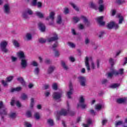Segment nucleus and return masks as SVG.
<instances>
[{"label":"nucleus","mask_w":127,"mask_h":127,"mask_svg":"<svg viewBox=\"0 0 127 127\" xmlns=\"http://www.w3.org/2000/svg\"><path fill=\"white\" fill-rule=\"evenodd\" d=\"M103 18L104 16H103L97 18V20L98 23L100 24V25H102V26L105 25V22L103 21Z\"/></svg>","instance_id":"18"},{"label":"nucleus","mask_w":127,"mask_h":127,"mask_svg":"<svg viewBox=\"0 0 127 127\" xmlns=\"http://www.w3.org/2000/svg\"><path fill=\"white\" fill-rule=\"evenodd\" d=\"M107 123H108V120L106 119H104L102 120V125L103 126H105V125H106V124H107Z\"/></svg>","instance_id":"58"},{"label":"nucleus","mask_w":127,"mask_h":127,"mask_svg":"<svg viewBox=\"0 0 127 127\" xmlns=\"http://www.w3.org/2000/svg\"><path fill=\"white\" fill-rule=\"evenodd\" d=\"M8 117L10 119L14 120V119H16V117H17V114L14 112H10V114H8Z\"/></svg>","instance_id":"17"},{"label":"nucleus","mask_w":127,"mask_h":127,"mask_svg":"<svg viewBox=\"0 0 127 127\" xmlns=\"http://www.w3.org/2000/svg\"><path fill=\"white\" fill-rule=\"evenodd\" d=\"M78 82L80 83V85H81L82 87L86 86V77L80 76L78 77Z\"/></svg>","instance_id":"10"},{"label":"nucleus","mask_w":127,"mask_h":127,"mask_svg":"<svg viewBox=\"0 0 127 127\" xmlns=\"http://www.w3.org/2000/svg\"><path fill=\"white\" fill-rule=\"evenodd\" d=\"M58 46V43H56L53 45L52 48L54 50V49H55V48H56V47H57Z\"/></svg>","instance_id":"62"},{"label":"nucleus","mask_w":127,"mask_h":127,"mask_svg":"<svg viewBox=\"0 0 127 127\" xmlns=\"http://www.w3.org/2000/svg\"><path fill=\"white\" fill-rule=\"evenodd\" d=\"M8 81L7 80L4 81V80H2L1 83L2 85L4 86V87H7V85H8Z\"/></svg>","instance_id":"41"},{"label":"nucleus","mask_w":127,"mask_h":127,"mask_svg":"<svg viewBox=\"0 0 127 127\" xmlns=\"http://www.w3.org/2000/svg\"><path fill=\"white\" fill-rule=\"evenodd\" d=\"M92 124V120L88 119L87 120V124H83L84 127H89V125H91Z\"/></svg>","instance_id":"33"},{"label":"nucleus","mask_w":127,"mask_h":127,"mask_svg":"<svg viewBox=\"0 0 127 127\" xmlns=\"http://www.w3.org/2000/svg\"><path fill=\"white\" fill-rule=\"evenodd\" d=\"M38 26H39V29L41 30V31H42V32H44V31H45V29H46L45 26L41 22L39 23Z\"/></svg>","instance_id":"21"},{"label":"nucleus","mask_w":127,"mask_h":127,"mask_svg":"<svg viewBox=\"0 0 127 127\" xmlns=\"http://www.w3.org/2000/svg\"><path fill=\"white\" fill-rule=\"evenodd\" d=\"M127 99L126 97L118 98L117 100V102L118 104H125V103H127Z\"/></svg>","instance_id":"16"},{"label":"nucleus","mask_w":127,"mask_h":127,"mask_svg":"<svg viewBox=\"0 0 127 127\" xmlns=\"http://www.w3.org/2000/svg\"><path fill=\"white\" fill-rule=\"evenodd\" d=\"M55 56L56 57H59V56H60V52L58 51H56L55 52Z\"/></svg>","instance_id":"50"},{"label":"nucleus","mask_w":127,"mask_h":127,"mask_svg":"<svg viewBox=\"0 0 127 127\" xmlns=\"http://www.w3.org/2000/svg\"><path fill=\"white\" fill-rule=\"evenodd\" d=\"M21 66L23 68H26L27 66V60H26V58L21 60Z\"/></svg>","instance_id":"15"},{"label":"nucleus","mask_w":127,"mask_h":127,"mask_svg":"<svg viewBox=\"0 0 127 127\" xmlns=\"http://www.w3.org/2000/svg\"><path fill=\"white\" fill-rule=\"evenodd\" d=\"M26 116L27 118H31L32 114H31V112L28 111L26 113Z\"/></svg>","instance_id":"45"},{"label":"nucleus","mask_w":127,"mask_h":127,"mask_svg":"<svg viewBox=\"0 0 127 127\" xmlns=\"http://www.w3.org/2000/svg\"><path fill=\"white\" fill-rule=\"evenodd\" d=\"M31 64L33 65V66H38V64L37 63V62H35V61H33L31 63Z\"/></svg>","instance_id":"55"},{"label":"nucleus","mask_w":127,"mask_h":127,"mask_svg":"<svg viewBox=\"0 0 127 127\" xmlns=\"http://www.w3.org/2000/svg\"><path fill=\"white\" fill-rule=\"evenodd\" d=\"M78 26L79 29H84V25L83 24H79Z\"/></svg>","instance_id":"61"},{"label":"nucleus","mask_w":127,"mask_h":127,"mask_svg":"<svg viewBox=\"0 0 127 127\" xmlns=\"http://www.w3.org/2000/svg\"><path fill=\"white\" fill-rule=\"evenodd\" d=\"M57 22L59 24H60L62 23V19L61 18V16L59 15V16H58V19L57 20Z\"/></svg>","instance_id":"39"},{"label":"nucleus","mask_w":127,"mask_h":127,"mask_svg":"<svg viewBox=\"0 0 127 127\" xmlns=\"http://www.w3.org/2000/svg\"><path fill=\"white\" fill-rule=\"evenodd\" d=\"M80 19H82V20H83V22L85 23L86 26H89V25L90 24V22H89V21H88V19H87L86 17L84 16H81L80 18L77 17H73V20L75 22H78V21H79Z\"/></svg>","instance_id":"8"},{"label":"nucleus","mask_w":127,"mask_h":127,"mask_svg":"<svg viewBox=\"0 0 127 127\" xmlns=\"http://www.w3.org/2000/svg\"><path fill=\"white\" fill-rule=\"evenodd\" d=\"M69 91L67 93V96L68 99H71V95L73 94V85L72 83L69 84Z\"/></svg>","instance_id":"13"},{"label":"nucleus","mask_w":127,"mask_h":127,"mask_svg":"<svg viewBox=\"0 0 127 127\" xmlns=\"http://www.w3.org/2000/svg\"><path fill=\"white\" fill-rule=\"evenodd\" d=\"M104 108V105L98 104L95 105V109L96 111H101Z\"/></svg>","instance_id":"24"},{"label":"nucleus","mask_w":127,"mask_h":127,"mask_svg":"<svg viewBox=\"0 0 127 127\" xmlns=\"http://www.w3.org/2000/svg\"><path fill=\"white\" fill-rule=\"evenodd\" d=\"M33 12H32V10H31V9L29 8H28L26 10L25 12H24L23 14V17L26 19L28 17V14H29L30 15H31V14H33Z\"/></svg>","instance_id":"12"},{"label":"nucleus","mask_w":127,"mask_h":127,"mask_svg":"<svg viewBox=\"0 0 127 127\" xmlns=\"http://www.w3.org/2000/svg\"><path fill=\"white\" fill-rule=\"evenodd\" d=\"M7 44H8V42L6 41H2L0 43V48L1 51L4 53H7L8 52V50L6 49Z\"/></svg>","instance_id":"7"},{"label":"nucleus","mask_w":127,"mask_h":127,"mask_svg":"<svg viewBox=\"0 0 127 127\" xmlns=\"http://www.w3.org/2000/svg\"><path fill=\"white\" fill-rule=\"evenodd\" d=\"M32 5H37L38 7H41V6H42L41 2H37V0H32Z\"/></svg>","instance_id":"20"},{"label":"nucleus","mask_w":127,"mask_h":127,"mask_svg":"<svg viewBox=\"0 0 127 127\" xmlns=\"http://www.w3.org/2000/svg\"><path fill=\"white\" fill-rule=\"evenodd\" d=\"M17 56L19 57L22 60V59H25V55H24V53L22 51H20L17 53Z\"/></svg>","instance_id":"19"},{"label":"nucleus","mask_w":127,"mask_h":127,"mask_svg":"<svg viewBox=\"0 0 127 127\" xmlns=\"http://www.w3.org/2000/svg\"><path fill=\"white\" fill-rule=\"evenodd\" d=\"M104 34H105V32H101L98 35L99 38H102V37H103V36H104Z\"/></svg>","instance_id":"56"},{"label":"nucleus","mask_w":127,"mask_h":127,"mask_svg":"<svg viewBox=\"0 0 127 127\" xmlns=\"http://www.w3.org/2000/svg\"><path fill=\"white\" fill-rule=\"evenodd\" d=\"M123 124V121H119L116 123V127H119L120 126H122Z\"/></svg>","instance_id":"53"},{"label":"nucleus","mask_w":127,"mask_h":127,"mask_svg":"<svg viewBox=\"0 0 127 127\" xmlns=\"http://www.w3.org/2000/svg\"><path fill=\"white\" fill-rule=\"evenodd\" d=\"M115 75H120V74L122 75L124 74V69L123 68L120 69L118 71L115 70Z\"/></svg>","instance_id":"27"},{"label":"nucleus","mask_w":127,"mask_h":127,"mask_svg":"<svg viewBox=\"0 0 127 127\" xmlns=\"http://www.w3.org/2000/svg\"><path fill=\"white\" fill-rule=\"evenodd\" d=\"M91 63L90 67V64L89 63ZM85 66L87 68V70L88 72H90V70L92 69L93 70L96 69V68L100 67V61L97 60L95 63L93 61V58L92 57H86L85 60Z\"/></svg>","instance_id":"1"},{"label":"nucleus","mask_w":127,"mask_h":127,"mask_svg":"<svg viewBox=\"0 0 127 127\" xmlns=\"http://www.w3.org/2000/svg\"><path fill=\"white\" fill-rule=\"evenodd\" d=\"M28 98V97L27 96V95H26L25 93H23L21 95V99L23 101L27 100Z\"/></svg>","instance_id":"29"},{"label":"nucleus","mask_w":127,"mask_h":127,"mask_svg":"<svg viewBox=\"0 0 127 127\" xmlns=\"http://www.w3.org/2000/svg\"><path fill=\"white\" fill-rule=\"evenodd\" d=\"M111 72L108 73V78H112L114 75H116V70L114 68L111 69Z\"/></svg>","instance_id":"23"},{"label":"nucleus","mask_w":127,"mask_h":127,"mask_svg":"<svg viewBox=\"0 0 127 127\" xmlns=\"http://www.w3.org/2000/svg\"><path fill=\"white\" fill-rule=\"evenodd\" d=\"M58 85H57V83H54L53 84V89L54 90H57Z\"/></svg>","instance_id":"52"},{"label":"nucleus","mask_w":127,"mask_h":127,"mask_svg":"<svg viewBox=\"0 0 127 127\" xmlns=\"http://www.w3.org/2000/svg\"><path fill=\"white\" fill-rule=\"evenodd\" d=\"M12 79H13V76H10L6 78L7 82H11L12 80Z\"/></svg>","instance_id":"47"},{"label":"nucleus","mask_w":127,"mask_h":127,"mask_svg":"<svg viewBox=\"0 0 127 127\" xmlns=\"http://www.w3.org/2000/svg\"><path fill=\"white\" fill-rule=\"evenodd\" d=\"M15 104L18 108H20V107H21V103L18 100L16 101Z\"/></svg>","instance_id":"43"},{"label":"nucleus","mask_w":127,"mask_h":127,"mask_svg":"<svg viewBox=\"0 0 127 127\" xmlns=\"http://www.w3.org/2000/svg\"><path fill=\"white\" fill-rule=\"evenodd\" d=\"M25 127H31V124L29 122H25Z\"/></svg>","instance_id":"54"},{"label":"nucleus","mask_w":127,"mask_h":127,"mask_svg":"<svg viewBox=\"0 0 127 127\" xmlns=\"http://www.w3.org/2000/svg\"><path fill=\"white\" fill-rule=\"evenodd\" d=\"M35 14L36 15H37V16H39V17H40V18H42L44 16L43 14H42V13L39 11L36 12Z\"/></svg>","instance_id":"37"},{"label":"nucleus","mask_w":127,"mask_h":127,"mask_svg":"<svg viewBox=\"0 0 127 127\" xmlns=\"http://www.w3.org/2000/svg\"><path fill=\"white\" fill-rule=\"evenodd\" d=\"M107 27L109 29H112V28H115V29H118L120 26L118 24L115 23V22H110L107 25Z\"/></svg>","instance_id":"9"},{"label":"nucleus","mask_w":127,"mask_h":127,"mask_svg":"<svg viewBox=\"0 0 127 127\" xmlns=\"http://www.w3.org/2000/svg\"><path fill=\"white\" fill-rule=\"evenodd\" d=\"M55 15V12L52 11L50 13L49 17L46 18L47 20H49V19H51L53 20L54 19V16Z\"/></svg>","instance_id":"22"},{"label":"nucleus","mask_w":127,"mask_h":127,"mask_svg":"<svg viewBox=\"0 0 127 127\" xmlns=\"http://www.w3.org/2000/svg\"><path fill=\"white\" fill-rule=\"evenodd\" d=\"M64 12L65 14H67V13H69V9L68 8H65Z\"/></svg>","instance_id":"60"},{"label":"nucleus","mask_w":127,"mask_h":127,"mask_svg":"<svg viewBox=\"0 0 127 127\" xmlns=\"http://www.w3.org/2000/svg\"><path fill=\"white\" fill-rule=\"evenodd\" d=\"M70 4L71 6H72V7H73V8L76 10V11H79V8L76 5H75L74 3L71 2Z\"/></svg>","instance_id":"36"},{"label":"nucleus","mask_w":127,"mask_h":127,"mask_svg":"<svg viewBox=\"0 0 127 127\" xmlns=\"http://www.w3.org/2000/svg\"><path fill=\"white\" fill-rule=\"evenodd\" d=\"M34 106V99L31 98V103H30V108L31 109H32L33 108V106Z\"/></svg>","instance_id":"42"},{"label":"nucleus","mask_w":127,"mask_h":127,"mask_svg":"<svg viewBox=\"0 0 127 127\" xmlns=\"http://www.w3.org/2000/svg\"><path fill=\"white\" fill-rule=\"evenodd\" d=\"M54 70H55V66H50L48 69V73L49 74H51V73H52Z\"/></svg>","instance_id":"26"},{"label":"nucleus","mask_w":127,"mask_h":127,"mask_svg":"<svg viewBox=\"0 0 127 127\" xmlns=\"http://www.w3.org/2000/svg\"><path fill=\"white\" fill-rule=\"evenodd\" d=\"M11 60L12 62H15L17 60V58L14 56H11Z\"/></svg>","instance_id":"48"},{"label":"nucleus","mask_w":127,"mask_h":127,"mask_svg":"<svg viewBox=\"0 0 127 127\" xmlns=\"http://www.w3.org/2000/svg\"><path fill=\"white\" fill-rule=\"evenodd\" d=\"M70 105L69 103H67L66 109H62V110L59 112L58 114L60 116H68V115H69L70 116L74 115V114L75 113L72 111H70Z\"/></svg>","instance_id":"3"},{"label":"nucleus","mask_w":127,"mask_h":127,"mask_svg":"<svg viewBox=\"0 0 127 127\" xmlns=\"http://www.w3.org/2000/svg\"><path fill=\"white\" fill-rule=\"evenodd\" d=\"M98 4H99V6L98 8L97 5L94 3L93 2H90L89 5L90 7L94 8V9H99L100 12H102L104 11V9H105V5H104V0H99L98 1Z\"/></svg>","instance_id":"2"},{"label":"nucleus","mask_w":127,"mask_h":127,"mask_svg":"<svg viewBox=\"0 0 127 127\" xmlns=\"http://www.w3.org/2000/svg\"><path fill=\"white\" fill-rule=\"evenodd\" d=\"M21 90V87H18L15 88H12L11 89V92L12 93L13 92H18Z\"/></svg>","instance_id":"31"},{"label":"nucleus","mask_w":127,"mask_h":127,"mask_svg":"<svg viewBox=\"0 0 127 127\" xmlns=\"http://www.w3.org/2000/svg\"><path fill=\"white\" fill-rule=\"evenodd\" d=\"M120 84L119 83H115L113 84H112L110 86V88H112L113 89H115L116 88H119L120 87Z\"/></svg>","instance_id":"32"},{"label":"nucleus","mask_w":127,"mask_h":127,"mask_svg":"<svg viewBox=\"0 0 127 127\" xmlns=\"http://www.w3.org/2000/svg\"><path fill=\"white\" fill-rule=\"evenodd\" d=\"M115 62H116V61H115L112 58H110L109 59V63H110V64H111L112 66H113L114 65V64H115Z\"/></svg>","instance_id":"46"},{"label":"nucleus","mask_w":127,"mask_h":127,"mask_svg":"<svg viewBox=\"0 0 127 127\" xmlns=\"http://www.w3.org/2000/svg\"><path fill=\"white\" fill-rule=\"evenodd\" d=\"M4 12L6 14H8L10 12V6L8 3H6L4 5Z\"/></svg>","instance_id":"14"},{"label":"nucleus","mask_w":127,"mask_h":127,"mask_svg":"<svg viewBox=\"0 0 127 127\" xmlns=\"http://www.w3.org/2000/svg\"><path fill=\"white\" fill-rule=\"evenodd\" d=\"M0 115L2 121H4V116H6V115H7V109L4 107L2 101H0Z\"/></svg>","instance_id":"4"},{"label":"nucleus","mask_w":127,"mask_h":127,"mask_svg":"<svg viewBox=\"0 0 127 127\" xmlns=\"http://www.w3.org/2000/svg\"><path fill=\"white\" fill-rule=\"evenodd\" d=\"M47 123L49 126H51V127H53V126H54V122L53 121V120L51 119H48Z\"/></svg>","instance_id":"28"},{"label":"nucleus","mask_w":127,"mask_h":127,"mask_svg":"<svg viewBox=\"0 0 127 127\" xmlns=\"http://www.w3.org/2000/svg\"><path fill=\"white\" fill-rule=\"evenodd\" d=\"M61 64L62 66L63 67L64 69V70H68V66L66 65V64H65V62L62 61Z\"/></svg>","instance_id":"35"},{"label":"nucleus","mask_w":127,"mask_h":127,"mask_svg":"<svg viewBox=\"0 0 127 127\" xmlns=\"http://www.w3.org/2000/svg\"><path fill=\"white\" fill-rule=\"evenodd\" d=\"M62 94L63 92L61 90L58 92H54L53 94V97L55 100H59L62 97Z\"/></svg>","instance_id":"11"},{"label":"nucleus","mask_w":127,"mask_h":127,"mask_svg":"<svg viewBox=\"0 0 127 127\" xmlns=\"http://www.w3.org/2000/svg\"><path fill=\"white\" fill-rule=\"evenodd\" d=\"M17 80L19 81V82H20L22 85H25V82H24V80H23V78H22V77L18 78Z\"/></svg>","instance_id":"38"},{"label":"nucleus","mask_w":127,"mask_h":127,"mask_svg":"<svg viewBox=\"0 0 127 127\" xmlns=\"http://www.w3.org/2000/svg\"><path fill=\"white\" fill-rule=\"evenodd\" d=\"M45 96L46 97H49V96H50V91H46L45 92Z\"/></svg>","instance_id":"59"},{"label":"nucleus","mask_w":127,"mask_h":127,"mask_svg":"<svg viewBox=\"0 0 127 127\" xmlns=\"http://www.w3.org/2000/svg\"><path fill=\"white\" fill-rule=\"evenodd\" d=\"M85 96L81 95L79 98V104H77L78 108L81 107L82 109H86L87 105L85 104Z\"/></svg>","instance_id":"6"},{"label":"nucleus","mask_w":127,"mask_h":127,"mask_svg":"<svg viewBox=\"0 0 127 127\" xmlns=\"http://www.w3.org/2000/svg\"><path fill=\"white\" fill-rule=\"evenodd\" d=\"M13 43L15 47H19V43L16 40H14Z\"/></svg>","instance_id":"44"},{"label":"nucleus","mask_w":127,"mask_h":127,"mask_svg":"<svg viewBox=\"0 0 127 127\" xmlns=\"http://www.w3.org/2000/svg\"><path fill=\"white\" fill-rule=\"evenodd\" d=\"M68 45L71 48H75V44L73 43H71V42L68 43Z\"/></svg>","instance_id":"51"},{"label":"nucleus","mask_w":127,"mask_h":127,"mask_svg":"<svg viewBox=\"0 0 127 127\" xmlns=\"http://www.w3.org/2000/svg\"><path fill=\"white\" fill-rule=\"evenodd\" d=\"M117 16L119 19V24H122L124 21V17L121 14H118Z\"/></svg>","instance_id":"25"},{"label":"nucleus","mask_w":127,"mask_h":127,"mask_svg":"<svg viewBox=\"0 0 127 127\" xmlns=\"http://www.w3.org/2000/svg\"><path fill=\"white\" fill-rule=\"evenodd\" d=\"M58 36H57V34H54V37L49 38L47 40L43 38H40L39 39V42H40V43H45L46 41H47V42H52V41H55V40H58Z\"/></svg>","instance_id":"5"},{"label":"nucleus","mask_w":127,"mask_h":127,"mask_svg":"<svg viewBox=\"0 0 127 127\" xmlns=\"http://www.w3.org/2000/svg\"><path fill=\"white\" fill-rule=\"evenodd\" d=\"M32 38L31 34L28 33L25 36V39L26 40H31Z\"/></svg>","instance_id":"30"},{"label":"nucleus","mask_w":127,"mask_h":127,"mask_svg":"<svg viewBox=\"0 0 127 127\" xmlns=\"http://www.w3.org/2000/svg\"><path fill=\"white\" fill-rule=\"evenodd\" d=\"M34 117L36 120H39V119H40V114L38 112H36L35 113Z\"/></svg>","instance_id":"34"},{"label":"nucleus","mask_w":127,"mask_h":127,"mask_svg":"<svg viewBox=\"0 0 127 127\" xmlns=\"http://www.w3.org/2000/svg\"><path fill=\"white\" fill-rule=\"evenodd\" d=\"M127 124V118L125 119V123L124 124V127H127V125H126Z\"/></svg>","instance_id":"64"},{"label":"nucleus","mask_w":127,"mask_h":127,"mask_svg":"<svg viewBox=\"0 0 127 127\" xmlns=\"http://www.w3.org/2000/svg\"><path fill=\"white\" fill-rule=\"evenodd\" d=\"M34 72L36 75H38V73H39V68L38 67H36Z\"/></svg>","instance_id":"49"},{"label":"nucleus","mask_w":127,"mask_h":127,"mask_svg":"<svg viewBox=\"0 0 127 127\" xmlns=\"http://www.w3.org/2000/svg\"><path fill=\"white\" fill-rule=\"evenodd\" d=\"M111 14H112V15L113 16H114V15H115V14H116V10L115 9H112L111 10Z\"/></svg>","instance_id":"63"},{"label":"nucleus","mask_w":127,"mask_h":127,"mask_svg":"<svg viewBox=\"0 0 127 127\" xmlns=\"http://www.w3.org/2000/svg\"><path fill=\"white\" fill-rule=\"evenodd\" d=\"M116 2L118 3V4H123V3L126 2V1H125V0H116Z\"/></svg>","instance_id":"40"},{"label":"nucleus","mask_w":127,"mask_h":127,"mask_svg":"<svg viewBox=\"0 0 127 127\" xmlns=\"http://www.w3.org/2000/svg\"><path fill=\"white\" fill-rule=\"evenodd\" d=\"M85 43L86 44H88V43H90V39H89V38L88 37H86L85 40Z\"/></svg>","instance_id":"57"}]
</instances>
